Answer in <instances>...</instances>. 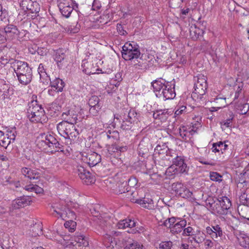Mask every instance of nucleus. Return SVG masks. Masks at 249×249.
<instances>
[{"mask_svg":"<svg viewBox=\"0 0 249 249\" xmlns=\"http://www.w3.org/2000/svg\"><path fill=\"white\" fill-rule=\"evenodd\" d=\"M156 96L164 101L174 99L176 96L175 82H168L161 78L151 82Z\"/></svg>","mask_w":249,"mask_h":249,"instance_id":"f257e3e1","label":"nucleus"},{"mask_svg":"<svg viewBox=\"0 0 249 249\" xmlns=\"http://www.w3.org/2000/svg\"><path fill=\"white\" fill-rule=\"evenodd\" d=\"M51 211L52 214L54 216L60 217L64 220H66L67 218H70V220L65 223L64 226L70 232L74 231L76 223L73 221V219H76V214L73 210L66 206L55 205L51 206Z\"/></svg>","mask_w":249,"mask_h":249,"instance_id":"f03ea898","label":"nucleus"},{"mask_svg":"<svg viewBox=\"0 0 249 249\" xmlns=\"http://www.w3.org/2000/svg\"><path fill=\"white\" fill-rule=\"evenodd\" d=\"M12 68L16 74L18 80L22 85H27L32 80L33 72L27 62L20 60L13 61Z\"/></svg>","mask_w":249,"mask_h":249,"instance_id":"7ed1b4c3","label":"nucleus"},{"mask_svg":"<svg viewBox=\"0 0 249 249\" xmlns=\"http://www.w3.org/2000/svg\"><path fill=\"white\" fill-rule=\"evenodd\" d=\"M175 156V152L168 148L164 144L161 145L158 144L155 147L153 154L155 160L162 166L169 165Z\"/></svg>","mask_w":249,"mask_h":249,"instance_id":"20e7f679","label":"nucleus"},{"mask_svg":"<svg viewBox=\"0 0 249 249\" xmlns=\"http://www.w3.org/2000/svg\"><path fill=\"white\" fill-rule=\"evenodd\" d=\"M27 114L28 118L33 123H42L46 119L44 110L36 101L33 100L29 103Z\"/></svg>","mask_w":249,"mask_h":249,"instance_id":"39448f33","label":"nucleus"},{"mask_svg":"<svg viewBox=\"0 0 249 249\" xmlns=\"http://www.w3.org/2000/svg\"><path fill=\"white\" fill-rule=\"evenodd\" d=\"M231 206L230 199L226 196L219 197L217 202H214L210 205L213 213L219 215L221 218L228 214Z\"/></svg>","mask_w":249,"mask_h":249,"instance_id":"423d86ee","label":"nucleus"},{"mask_svg":"<svg viewBox=\"0 0 249 249\" xmlns=\"http://www.w3.org/2000/svg\"><path fill=\"white\" fill-rule=\"evenodd\" d=\"M59 134L65 139L74 141L79 135V132L74 124H69L67 121H62L57 125Z\"/></svg>","mask_w":249,"mask_h":249,"instance_id":"0eeeda50","label":"nucleus"},{"mask_svg":"<svg viewBox=\"0 0 249 249\" xmlns=\"http://www.w3.org/2000/svg\"><path fill=\"white\" fill-rule=\"evenodd\" d=\"M172 163L173 164L167 168V172L173 174H187L188 168L181 156H178L175 153Z\"/></svg>","mask_w":249,"mask_h":249,"instance_id":"6e6552de","label":"nucleus"},{"mask_svg":"<svg viewBox=\"0 0 249 249\" xmlns=\"http://www.w3.org/2000/svg\"><path fill=\"white\" fill-rule=\"evenodd\" d=\"M129 240H131V239L127 236L109 237L108 240L105 241L104 244L108 249H122L128 244Z\"/></svg>","mask_w":249,"mask_h":249,"instance_id":"1a4fd4ad","label":"nucleus"},{"mask_svg":"<svg viewBox=\"0 0 249 249\" xmlns=\"http://www.w3.org/2000/svg\"><path fill=\"white\" fill-rule=\"evenodd\" d=\"M141 55L139 48L129 43H125L122 47V55L125 60L138 58Z\"/></svg>","mask_w":249,"mask_h":249,"instance_id":"9d476101","label":"nucleus"},{"mask_svg":"<svg viewBox=\"0 0 249 249\" xmlns=\"http://www.w3.org/2000/svg\"><path fill=\"white\" fill-rule=\"evenodd\" d=\"M89 242L87 238L83 234L75 236L72 241L68 243L66 248L68 249H88Z\"/></svg>","mask_w":249,"mask_h":249,"instance_id":"9b49d317","label":"nucleus"},{"mask_svg":"<svg viewBox=\"0 0 249 249\" xmlns=\"http://www.w3.org/2000/svg\"><path fill=\"white\" fill-rule=\"evenodd\" d=\"M77 174L83 183L89 185L94 183L95 176L81 165L77 167Z\"/></svg>","mask_w":249,"mask_h":249,"instance_id":"f8f14e48","label":"nucleus"},{"mask_svg":"<svg viewBox=\"0 0 249 249\" xmlns=\"http://www.w3.org/2000/svg\"><path fill=\"white\" fill-rule=\"evenodd\" d=\"M172 189L175 191L177 195L182 198L194 200L193 193L187 187L179 182L174 183L172 184Z\"/></svg>","mask_w":249,"mask_h":249,"instance_id":"ddd939ff","label":"nucleus"},{"mask_svg":"<svg viewBox=\"0 0 249 249\" xmlns=\"http://www.w3.org/2000/svg\"><path fill=\"white\" fill-rule=\"evenodd\" d=\"M20 6L23 10L30 13L36 14L40 11V5L36 1L22 0L20 3Z\"/></svg>","mask_w":249,"mask_h":249,"instance_id":"4468645a","label":"nucleus"},{"mask_svg":"<svg viewBox=\"0 0 249 249\" xmlns=\"http://www.w3.org/2000/svg\"><path fill=\"white\" fill-rule=\"evenodd\" d=\"M14 94V89L3 79H0V99H9Z\"/></svg>","mask_w":249,"mask_h":249,"instance_id":"2eb2a0df","label":"nucleus"},{"mask_svg":"<svg viewBox=\"0 0 249 249\" xmlns=\"http://www.w3.org/2000/svg\"><path fill=\"white\" fill-rule=\"evenodd\" d=\"M67 51L64 49H59L55 52L54 59L60 69L65 67L68 64Z\"/></svg>","mask_w":249,"mask_h":249,"instance_id":"dca6fc26","label":"nucleus"},{"mask_svg":"<svg viewBox=\"0 0 249 249\" xmlns=\"http://www.w3.org/2000/svg\"><path fill=\"white\" fill-rule=\"evenodd\" d=\"M82 160L89 166H94L101 161V156L96 152H91L83 156Z\"/></svg>","mask_w":249,"mask_h":249,"instance_id":"f3484780","label":"nucleus"},{"mask_svg":"<svg viewBox=\"0 0 249 249\" xmlns=\"http://www.w3.org/2000/svg\"><path fill=\"white\" fill-rule=\"evenodd\" d=\"M4 34L5 40H12L15 38L19 34V31L17 27L12 24H9L3 28V31H1Z\"/></svg>","mask_w":249,"mask_h":249,"instance_id":"a211bd4d","label":"nucleus"},{"mask_svg":"<svg viewBox=\"0 0 249 249\" xmlns=\"http://www.w3.org/2000/svg\"><path fill=\"white\" fill-rule=\"evenodd\" d=\"M197 127L196 126H194V124L192 126V128H188L185 126H181L179 128V135L184 140L187 141L188 139L190 140L196 132Z\"/></svg>","mask_w":249,"mask_h":249,"instance_id":"6ab92c4d","label":"nucleus"},{"mask_svg":"<svg viewBox=\"0 0 249 249\" xmlns=\"http://www.w3.org/2000/svg\"><path fill=\"white\" fill-rule=\"evenodd\" d=\"M205 238V234L203 232L197 231L193 236L188 238V242L191 243L193 247L196 249L198 244L204 241Z\"/></svg>","mask_w":249,"mask_h":249,"instance_id":"aec40b11","label":"nucleus"},{"mask_svg":"<svg viewBox=\"0 0 249 249\" xmlns=\"http://www.w3.org/2000/svg\"><path fill=\"white\" fill-rule=\"evenodd\" d=\"M21 173L25 177L31 180L38 179L40 177V173L36 169H31L28 167L22 168Z\"/></svg>","mask_w":249,"mask_h":249,"instance_id":"412c9836","label":"nucleus"},{"mask_svg":"<svg viewBox=\"0 0 249 249\" xmlns=\"http://www.w3.org/2000/svg\"><path fill=\"white\" fill-rule=\"evenodd\" d=\"M170 113L168 109L157 110L154 112L153 117L155 119L159 120L161 122H164L168 118Z\"/></svg>","mask_w":249,"mask_h":249,"instance_id":"4be33fe9","label":"nucleus"},{"mask_svg":"<svg viewBox=\"0 0 249 249\" xmlns=\"http://www.w3.org/2000/svg\"><path fill=\"white\" fill-rule=\"evenodd\" d=\"M31 201V198L29 196H23L16 199L13 206L15 209H19L30 205Z\"/></svg>","mask_w":249,"mask_h":249,"instance_id":"5701e85b","label":"nucleus"},{"mask_svg":"<svg viewBox=\"0 0 249 249\" xmlns=\"http://www.w3.org/2000/svg\"><path fill=\"white\" fill-rule=\"evenodd\" d=\"M221 219L222 220H224L228 226H230L233 230L237 228L238 225L240 224L239 219L232 215H230V216H226V217H225V216H222Z\"/></svg>","mask_w":249,"mask_h":249,"instance_id":"b1692460","label":"nucleus"},{"mask_svg":"<svg viewBox=\"0 0 249 249\" xmlns=\"http://www.w3.org/2000/svg\"><path fill=\"white\" fill-rule=\"evenodd\" d=\"M187 226V222L185 220H181L177 222L171 228V231L172 233L178 234L182 232L184 228Z\"/></svg>","mask_w":249,"mask_h":249,"instance_id":"393cba45","label":"nucleus"},{"mask_svg":"<svg viewBox=\"0 0 249 249\" xmlns=\"http://www.w3.org/2000/svg\"><path fill=\"white\" fill-rule=\"evenodd\" d=\"M50 86L52 88L55 89L56 92H62L65 86V82L59 78L52 79L51 81Z\"/></svg>","mask_w":249,"mask_h":249,"instance_id":"a878e982","label":"nucleus"},{"mask_svg":"<svg viewBox=\"0 0 249 249\" xmlns=\"http://www.w3.org/2000/svg\"><path fill=\"white\" fill-rule=\"evenodd\" d=\"M58 6L62 15L66 18L69 17L73 10V7L71 6L69 3L61 2Z\"/></svg>","mask_w":249,"mask_h":249,"instance_id":"bb28decb","label":"nucleus"},{"mask_svg":"<svg viewBox=\"0 0 249 249\" xmlns=\"http://www.w3.org/2000/svg\"><path fill=\"white\" fill-rule=\"evenodd\" d=\"M62 116L65 119L64 121H67L69 124H76L78 120L77 115L73 114L72 111L70 110H69L67 112L63 113Z\"/></svg>","mask_w":249,"mask_h":249,"instance_id":"cd10ccee","label":"nucleus"},{"mask_svg":"<svg viewBox=\"0 0 249 249\" xmlns=\"http://www.w3.org/2000/svg\"><path fill=\"white\" fill-rule=\"evenodd\" d=\"M135 202L141 205L142 207L151 210L154 209L153 201L151 199L144 198L136 199Z\"/></svg>","mask_w":249,"mask_h":249,"instance_id":"c85d7f7f","label":"nucleus"},{"mask_svg":"<svg viewBox=\"0 0 249 249\" xmlns=\"http://www.w3.org/2000/svg\"><path fill=\"white\" fill-rule=\"evenodd\" d=\"M126 150V146H120L116 144H111L107 148L108 152L110 155H113L115 153L124 152Z\"/></svg>","mask_w":249,"mask_h":249,"instance_id":"c756f323","label":"nucleus"},{"mask_svg":"<svg viewBox=\"0 0 249 249\" xmlns=\"http://www.w3.org/2000/svg\"><path fill=\"white\" fill-rule=\"evenodd\" d=\"M82 67L83 68V71L88 75L93 74L96 73L95 71L98 69L95 70L93 67V64L91 62L88 61H83Z\"/></svg>","mask_w":249,"mask_h":249,"instance_id":"7c9ffc66","label":"nucleus"},{"mask_svg":"<svg viewBox=\"0 0 249 249\" xmlns=\"http://www.w3.org/2000/svg\"><path fill=\"white\" fill-rule=\"evenodd\" d=\"M44 149L47 150L48 152H51L52 153L59 151L62 152L63 151L62 145L59 143L57 140L56 143L53 144V142H51L47 147H45Z\"/></svg>","mask_w":249,"mask_h":249,"instance_id":"2f4dec72","label":"nucleus"},{"mask_svg":"<svg viewBox=\"0 0 249 249\" xmlns=\"http://www.w3.org/2000/svg\"><path fill=\"white\" fill-rule=\"evenodd\" d=\"M190 36L193 40L197 39L200 36H202L204 34L202 29L197 28L196 26L194 27H191L190 30Z\"/></svg>","mask_w":249,"mask_h":249,"instance_id":"473e14b6","label":"nucleus"},{"mask_svg":"<svg viewBox=\"0 0 249 249\" xmlns=\"http://www.w3.org/2000/svg\"><path fill=\"white\" fill-rule=\"evenodd\" d=\"M42 138L43 139L40 142L41 144L43 146H46V147L50 144L51 142H53V144L57 143V140L52 135H46L44 138L42 137Z\"/></svg>","mask_w":249,"mask_h":249,"instance_id":"72a5a7b5","label":"nucleus"},{"mask_svg":"<svg viewBox=\"0 0 249 249\" xmlns=\"http://www.w3.org/2000/svg\"><path fill=\"white\" fill-rule=\"evenodd\" d=\"M227 147V144L223 143L222 142H219L213 143L212 149V151L215 153L221 151V153H223L224 151L226 150Z\"/></svg>","mask_w":249,"mask_h":249,"instance_id":"f704fd0d","label":"nucleus"},{"mask_svg":"<svg viewBox=\"0 0 249 249\" xmlns=\"http://www.w3.org/2000/svg\"><path fill=\"white\" fill-rule=\"evenodd\" d=\"M24 188L27 191L34 192L36 194H41L43 192V189L36 184H31L26 185Z\"/></svg>","mask_w":249,"mask_h":249,"instance_id":"c9c22d12","label":"nucleus"},{"mask_svg":"<svg viewBox=\"0 0 249 249\" xmlns=\"http://www.w3.org/2000/svg\"><path fill=\"white\" fill-rule=\"evenodd\" d=\"M31 231L33 232L32 235L33 236H39L43 234L42 227L40 223H36Z\"/></svg>","mask_w":249,"mask_h":249,"instance_id":"e433bc0d","label":"nucleus"},{"mask_svg":"<svg viewBox=\"0 0 249 249\" xmlns=\"http://www.w3.org/2000/svg\"><path fill=\"white\" fill-rule=\"evenodd\" d=\"M142 248V245L131 239V240H129L128 244L126 245L124 249H143Z\"/></svg>","mask_w":249,"mask_h":249,"instance_id":"4c0bfd02","label":"nucleus"},{"mask_svg":"<svg viewBox=\"0 0 249 249\" xmlns=\"http://www.w3.org/2000/svg\"><path fill=\"white\" fill-rule=\"evenodd\" d=\"M212 102H215L219 106L217 107L218 108H221L225 107L226 106V98L220 97V96H217L216 98L212 99Z\"/></svg>","mask_w":249,"mask_h":249,"instance_id":"58836bf2","label":"nucleus"},{"mask_svg":"<svg viewBox=\"0 0 249 249\" xmlns=\"http://www.w3.org/2000/svg\"><path fill=\"white\" fill-rule=\"evenodd\" d=\"M5 136L13 142L17 136V132L15 127L12 128H8L6 131Z\"/></svg>","mask_w":249,"mask_h":249,"instance_id":"ea45409f","label":"nucleus"},{"mask_svg":"<svg viewBox=\"0 0 249 249\" xmlns=\"http://www.w3.org/2000/svg\"><path fill=\"white\" fill-rule=\"evenodd\" d=\"M18 60L14 59L13 58H10V56L6 55H1L0 57V65H5L7 63H10L11 65V68H12V63H14L13 61H18Z\"/></svg>","mask_w":249,"mask_h":249,"instance_id":"a19ab883","label":"nucleus"},{"mask_svg":"<svg viewBox=\"0 0 249 249\" xmlns=\"http://www.w3.org/2000/svg\"><path fill=\"white\" fill-rule=\"evenodd\" d=\"M148 148L145 146V142L141 141L138 146L139 154L144 157L145 154L148 153Z\"/></svg>","mask_w":249,"mask_h":249,"instance_id":"79ce46f5","label":"nucleus"},{"mask_svg":"<svg viewBox=\"0 0 249 249\" xmlns=\"http://www.w3.org/2000/svg\"><path fill=\"white\" fill-rule=\"evenodd\" d=\"M106 134L109 139H112L114 140H118L119 139V134L116 130H108Z\"/></svg>","mask_w":249,"mask_h":249,"instance_id":"37998d69","label":"nucleus"},{"mask_svg":"<svg viewBox=\"0 0 249 249\" xmlns=\"http://www.w3.org/2000/svg\"><path fill=\"white\" fill-rule=\"evenodd\" d=\"M195 231L190 226H187L184 228L183 231L181 233L183 236H193L195 234Z\"/></svg>","mask_w":249,"mask_h":249,"instance_id":"c03bdc74","label":"nucleus"},{"mask_svg":"<svg viewBox=\"0 0 249 249\" xmlns=\"http://www.w3.org/2000/svg\"><path fill=\"white\" fill-rule=\"evenodd\" d=\"M247 190L245 193H243L240 196V201L244 205H248L249 204V193Z\"/></svg>","mask_w":249,"mask_h":249,"instance_id":"a18cd8bd","label":"nucleus"},{"mask_svg":"<svg viewBox=\"0 0 249 249\" xmlns=\"http://www.w3.org/2000/svg\"><path fill=\"white\" fill-rule=\"evenodd\" d=\"M132 124V122L131 120H128L124 117L123 119L121 128L123 130H129L131 127Z\"/></svg>","mask_w":249,"mask_h":249,"instance_id":"49530a36","label":"nucleus"},{"mask_svg":"<svg viewBox=\"0 0 249 249\" xmlns=\"http://www.w3.org/2000/svg\"><path fill=\"white\" fill-rule=\"evenodd\" d=\"M222 176L216 172H211L210 173V179L213 181L221 182L222 181Z\"/></svg>","mask_w":249,"mask_h":249,"instance_id":"de8ad7c7","label":"nucleus"},{"mask_svg":"<svg viewBox=\"0 0 249 249\" xmlns=\"http://www.w3.org/2000/svg\"><path fill=\"white\" fill-rule=\"evenodd\" d=\"M80 25L78 22H76V25H71L69 26L68 27L67 31L70 33H77L80 30Z\"/></svg>","mask_w":249,"mask_h":249,"instance_id":"09e8293b","label":"nucleus"},{"mask_svg":"<svg viewBox=\"0 0 249 249\" xmlns=\"http://www.w3.org/2000/svg\"><path fill=\"white\" fill-rule=\"evenodd\" d=\"M40 80L41 82L45 85H48L49 83L51 84V81L52 79L50 77V76L46 73H42L40 74Z\"/></svg>","mask_w":249,"mask_h":249,"instance_id":"8fccbe9b","label":"nucleus"},{"mask_svg":"<svg viewBox=\"0 0 249 249\" xmlns=\"http://www.w3.org/2000/svg\"><path fill=\"white\" fill-rule=\"evenodd\" d=\"M89 107L100 106V105L99 104V98L96 96H91L89 99Z\"/></svg>","mask_w":249,"mask_h":249,"instance_id":"3c124183","label":"nucleus"},{"mask_svg":"<svg viewBox=\"0 0 249 249\" xmlns=\"http://www.w3.org/2000/svg\"><path fill=\"white\" fill-rule=\"evenodd\" d=\"M12 142L9 140L6 136L0 138V145L5 148H6Z\"/></svg>","mask_w":249,"mask_h":249,"instance_id":"603ef678","label":"nucleus"},{"mask_svg":"<svg viewBox=\"0 0 249 249\" xmlns=\"http://www.w3.org/2000/svg\"><path fill=\"white\" fill-rule=\"evenodd\" d=\"M173 243L169 241L162 242L159 245V249H172Z\"/></svg>","mask_w":249,"mask_h":249,"instance_id":"864d4df0","label":"nucleus"},{"mask_svg":"<svg viewBox=\"0 0 249 249\" xmlns=\"http://www.w3.org/2000/svg\"><path fill=\"white\" fill-rule=\"evenodd\" d=\"M200 84H195V92L196 93L202 95L205 93V91L207 89H205L204 88L202 89V87L200 86Z\"/></svg>","mask_w":249,"mask_h":249,"instance_id":"5fc2aeb1","label":"nucleus"},{"mask_svg":"<svg viewBox=\"0 0 249 249\" xmlns=\"http://www.w3.org/2000/svg\"><path fill=\"white\" fill-rule=\"evenodd\" d=\"M119 191L120 194L124 193L129 191V187L127 185V181L123 182L120 185H119Z\"/></svg>","mask_w":249,"mask_h":249,"instance_id":"6e6d98bb","label":"nucleus"},{"mask_svg":"<svg viewBox=\"0 0 249 249\" xmlns=\"http://www.w3.org/2000/svg\"><path fill=\"white\" fill-rule=\"evenodd\" d=\"M128 221H129V219L121 220L117 224L118 228L119 229H125L126 228H129V226L128 225V224H129Z\"/></svg>","mask_w":249,"mask_h":249,"instance_id":"4d7b16f0","label":"nucleus"},{"mask_svg":"<svg viewBox=\"0 0 249 249\" xmlns=\"http://www.w3.org/2000/svg\"><path fill=\"white\" fill-rule=\"evenodd\" d=\"M233 118V115L231 113L230 118L224 121L223 122L221 123V124L223 126H225L226 127H229L231 125L232 121Z\"/></svg>","mask_w":249,"mask_h":249,"instance_id":"13d9d810","label":"nucleus"},{"mask_svg":"<svg viewBox=\"0 0 249 249\" xmlns=\"http://www.w3.org/2000/svg\"><path fill=\"white\" fill-rule=\"evenodd\" d=\"M211 228L214 231V232L218 237H221L222 235V231L219 225H216L215 226H212Z\"/></svg>","mask_w":249,"mask_h":249,"instance_id":"bf43d9fd","label":"nucleus"},{"mask_svg":"<svg viewBox=\"0 0 249 249\" xmlns=\"http://www.w3.org/2000/svg\"><path fill=\"white\" fill-rule=\"evenodd\" d=\"M116 28L118 32L120 35L124 36L127 34L126 31L124 30V26L122 24L118 23Z\"/></svg>","mask_w":249,"mask_h":249,"instance_id":"052dcab7","label":"nucleus"},{"mask_svg":"<svg viewBox=\"0 0 249 249\" xmlns=\"http://www.w3.org/2000/svg\"><path fill=\"white\" fill-rule=\"evenodd\" d=\"M138 183V180L137 178L134 177H131L127 181V183H128V186H129L130 187H135Z\"/></svg>","mask_w":249,"mask_h":249,"instance_id":"680f3d73","label":"nucleus"},{"mask_svg":"<svg viewBox=\"0 0 249 249\" xmlns=\"http://www.w3.org/2000/svg\"><path fill=\"white\" fill-rule=\"evenodd\" d=\"M89 111L93 115H96L99 110L101 109V106H95L90 107Z\"/></svg>","mask_w":249,"mask_h":249,"instance_id":"e2e57ef3","label":"nucleus"},{"mask_svg":"<svg viewBox=\"0 0 249 249\" xmlns=\"http://www.w3.org/2000/svg\"><path fill=\"white\" fill-rule=\"evenodd\" d=\"M206 232L208 234L210 235L211 237L213 239H216L218 237L217 235L214 232V231L210 227H207L206 228Z\"/></svg>","mask_w":249,"mask_h":249,"instance_id":"0e129e2a","label":"nucleus"},{"mask_svg":"<svg viewBox=\"0 0 249 249\" xmlns=\"http://www.w3.org/2000/svg\"><path fill=\"white\" fill-rule=\"evenodd\" d=\"M101 7L100 2L97 0H94L92 3V9L93 10H97Z\"/></svg>","mask_w":249,"mask_h":249,"instance_id":"69168bd1","label":"nucleus"},{"mask_svg":"<svg viewBox=\"0 0 249 249\" xmlns=\"http://www.w3.org/2000/svg\"><path fill=\"white\" fill-rule=\"evenodd\" d=\"M195 84H207V81L205 79V77L204 75H199L197 77L196 82Z\"/></svg>","mask_w":249,"mask_h":249,"instance_id":"338daca9","label":"nucleus"},{"mask_svg":"<svg viewBox=\"0 0 249 249\" xmlns=\"http://www.w3.org/2000/svg\"><path fill=\"white\" fill-rule=\"evenodd\" d=\"M181 249H195L193 246L191 245V243H189L188 240H187V243H182L181 246Z\"/></svg>","mask_w":249,"mask_h":249,"instance_id":"774afa93","label":"nucleus"}]
</instances>
